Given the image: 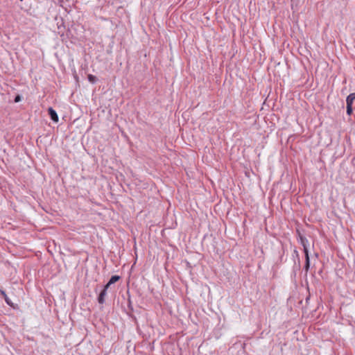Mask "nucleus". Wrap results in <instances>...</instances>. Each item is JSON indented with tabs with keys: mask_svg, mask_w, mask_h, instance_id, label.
<instances>
[{
	"mask_svg": "<svg viewBox=\"0 0 355 355\" xmlns=\"http://www.w3.org/2000/svg\"><path fill=\"white\" fill-rule=\"evenodd\" d=\"M354 101H355V98H353V99H352V103H354Z\"/></svg>",
	"mask_w": 355,
	"mask_h": 355,
	"instance_id": "13",
	"label": "nucleus"
},
{
	"mask_svg": "<svg viewBox=\"0 0 355 355\" xmlns=\"http://www.w3.org/2000/svg\"><path fill=\"white\" fill-rule=\"evenodd\" d=\"M48 112L52 121H53L54 122L58 121V116L55 110H54L52 107H49L48 109Z\"/></svg>",
	"mask_w": 355,
	"mask_h": 355,
	"instance_id": "3",
	"label": "nucleus"
},
{
	"mask_svg": "<svg viewBox=\"0 0 355 355\" xmlns=\"http://www.w3.org/2000/svg\"><path fill=\"white\" fill-rule=\"evenodd\" d=\"M58 1H59L60 3H62V2H63V0H58Z\"/></svg>",
	"mask_w": 355,
	"mask_h": 355,
	"instance_id": "12",
	"label": "nucleus"
},
{
	"mask_svg": "<svg viewBox=\"0 0 355 355\" xmlns=\"http://www.w3.org/2000/svg\"><path fill=\"white\" fill-rule=\"evenodd\" d=\"M21 101V96L20 95H17L15 97V99H14V101L15 103H18Z\"/></svg>",
	"mask_w": 355,
	"mask_h": 355,
	"instance_id": "9",
	"label": "nucleus"
},
{
	"mask_svg": "<svg viewBox=\"0 0 355 355\" xmlns=\"http://www.w3.org/2000/svg\"><path fill=\"white\" fill-rule=\"evenodd\" d=\"M119 279H120V276L113 275L111 277V278L110 279V280L108 282H110V284H113L116 283L117 281H119Z\"/></svg>",
	"mask_w": 355,
	"mask_h": 355,
	"instance_id": "7",
	"label": "nucleus"
},
{
	"mask_svg": "<svg viewBox=\"0 0 355 355\" xmlns=\"http://www.w3.org/2000/svg\"><path fill=\"white\" fill-rule=\"evenodd\" d=\"M309 267H310L309 254H307V252H306V254H305V264H304V269L305 270L306 272H308V270L309 269Z\"/></svg>",
	"mask_w": 355,
	"mask_h": 355,
	"instance_id": "5",
	"label": "nucleus"
},
{
	"mask_svg": "<svg viewBox=\"0 0 355 355\" xmlns=\"http://www.w3.org/2000/svg\"><path fill=\"white\" fill-rule=\"evenodd\" d=\"M294 253L296 254V257L299 259V254L296 250H294Z\"/></svg>",
	"mask_w": 355,
	"mask_h": 355,
	"instance_id": "11",
	"label": "nucleus"
},
{
	"mask_svg": "<svg viewBox=\"0 0 355 355\" xmlns=\"http://www.w3.org/2000/svg\"><path fill=\"white\" fill-rule=\"evenodd\" d=\"M353 98H355V94H350L346 99V103H347V114L348 115H351L353 112V107H352V99Z\"/></svg>",
	"mask_w": 355,
	"mask_h": 355,
	"instance_id": "1",
	"label": "nucleus"
},
{
	"mask_svg": "<svg viewBox=\"0 0 355 355\" xmlns=\"http://www.w3.org/2000/svg\"><path fill=\"white\" fill-rule=\"evenodd\" d=\"M112 284H110V282H108L103 287V289L105 290V291H107V289L110 288V286H111Z\"/></svg>",
	"mask_w": 355,
	"mask_h": 355,
	"instance_id": "10",
	"label": "nucleus"
},
{
	"mask_svg": "<svg viewBox=\"0 0 355 355\" xmlns=\"http://www.w3.org/2000/svg\"><path fill=\"white\" fill-rule=\"evenodd\" d=\"M87 78L88 80L92 83H95L97 81V78L92 74H89Z\"/></svg>",
	"mask_w": 355,
	"mask_h": 355,
	"instance_id": "8",
	"label": "nucleus"
},
{
	"mask_svg": "<svg viewBox=\"0 0 355 355\" xmlns=\"http://www.w3.org/2000/svg\"><path fill=\"white\" fill-rule=\"evenodd\" d=\"M107 295V291L103 289L98 297V302L99 304H103L105 302V297Z\"/></svg>",
	"mask_w": 355,
	"mask_h": 355,
	"instance_id": "4",
	"label": "nucleus"
},
{
	"mask_svg": "<svg viewBox=\"0 0 355 355\" xmlns=\"http://www.w3.org/2000/svg\"><path fill=\"white\" fill-rule=\"evenodd\" d=\"M300 243L302 245L303 248H304V255L306 254V252H307V254H309L308 240L305 237L302 236L301 234H300Z\"/></svg>",
	"mask_w": 355,
	"mask_h": 355,
	"instance_id": "2",
	"label": "nucleus"
},
{
	"mask_svg": "<svg viewBox=\"0 0 355 355\" xmlns=\"http://www.w3.org/2000/svg\"><path fill=\"white\" fill-rule=\"evenodd\" d=\"M0 293L1 294V295L3 297L6 302L10 305V306H12V303L11 302V300L8 298V297L7 296L6 292L3 290V289H0Z\"/></svg>",
	"mask_w": 355,
	"mask_h": 355,
	"instance_id": "6",
	"label": "nucleus"
}]
</instances>
